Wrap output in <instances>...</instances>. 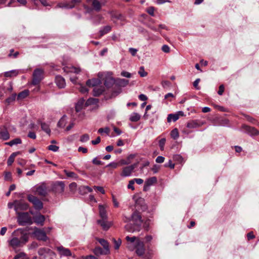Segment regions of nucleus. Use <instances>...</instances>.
Listing matches in <instances>:
<instances>
[{
    "mask_svg": "<svg viewBox=\"0 0 259 259\" xmlns=\"http://www.w3.org/2000/svg\"><path fill=\"white\" fill-rule=\"evenodd\" d=\"M56 84L59 88H64L65 86V81L61 76H57L55 78Z\"/></svg>",
    "mask_w": 259,
    "mask_h": 259,
    "instance_id": "obj_16",
    "label": "nucleus"
},
{
    "mask_svg": "<svg viewBox=\"0 0 259 259\" xmlns=\"http://www.w3.org/2000/svg\"><path fill=\"white\" fill-rule=\"evenodd\" d=\"M147 12L152 16H154V8L153 7H149L147 9Z\"/></svg>",
    "mask_w": 259,
    "mask_h": 259,
    "instance_id": "obj_52",
    "label": "nucleus"
},
{
    "mask_svg": "<svg viewBox=\"0 0 259 259\" xmlns=\"http://www.w3.org/2000/svg\"><path fill=\"white\" fill-rule=\"evenodd\" d=\"M128 80L124 78L119 79L117 81L118 84L121 87H125L128 84Z\"/></svg>",
    "mask_w": 259,
    "mask_h": 259,
    "instance_id": "obj_38",
    "label": "nucleus"
},
{
    "mask_svg": "<svg viewBox=\"0 0 259 259\" xmlns=\"http://www.w3.org/2000/svg\"><path fill=\"white\" fill-rule=\"evenodd\" d=\"M98 132L100 134H102L103 133H105L107 134V135H108L110 132V129L108 127H106L105 128H100L99 129Z\"/></svg>",
    "mask_w": 259,
    "mask_h": 259,
    "instance_id": "obj_47",
    "label": "nucleus"
},
{
    "mask_svg": "<svg viewBox=\"0 0 259 259\" xmlns=\"http://www.w3.org/2000/svg\"><path fill=\"white\" fill-rule=\"evenodd\" d=\"M138 73L141 77H145L147 75V72L145 71L144 67L143 66L140 67Z\"/></svg>",
    "mask_w": 259,
    "mask_h": 259,
    "instance_id": "obj_41",
    "label": "nucleus"
},
{
    "mask_svg": "<svg viewBox=\"0 0 259 259\" xmlns=\"http://www.w3.org/2000/svg\"><path fill=\"white\" fill-rule=\"evenodd\" d=\"M4 179L5 181H12V174L10 172H5L4 175Z\"/></svg>",
    "mask_w": 259,
    "mask_h": 259,
    "instance_id": "obj_44",
    "label": "nucleus"
},
{
    "mask_svg": "<svg viewBox=\"0 0 259 259\" xmlns=\"http://www.w3.org/2000/svg\"><path fill=\"white\" fill-rule=\"evenodd\" d=\"M125 229L128 232H134L136 229L133 228L132 224H127L125 226Z\"/></svg>",
    "mask_w": 259,
    "mask_h": 259,
    "instance_id": "obj_50",
    "label": "nucleus"
},
{
    "mask_svg": "<svg viewBox=\"0 0 259 259\" xmlns=\"http://www.w3.org/2000/svg\"><path fill=\"white\" fill-rule=\"evenodd\" d=\"M64 172L65 173V174L66 175V176H67L68 177L73 178L76 176V174L73 172L68 171L66 170H64Z\"/></svg>",
    "mask_w": 259,
    "mask_h": 259,
    "instance_id": "obj_57",
    "label": "nucleus"
},
{
    "mask_svg": "<svg viewBox=\"0 0 259 259\" xmlns=\"http://www.w3.org/2000/svg\"><path fill=\"white\" fill-rule=\"evenodd\" d=\"M137 166V164L135 163L127 166L124 167L122 168V172L120 175L121 176L123 177L130 176Z\"/></svg>",
    "mask_w": 259,
    "mask_h": 259,
    "instance_id": "obj_8",
    "label": "nucleus"
},
{
    "mask_svg": "<svg viewBox=\"0 0 259 259\" xmlns=\"http://www.w3.org/2000/svg\"><path fill=\"white\" fill-rule=\"evenodd\" d=\"M164 157L162 156H158L156 158V162L157 163H161L162 162H164Z\"/></svg>",
    "mask_w": 259,
    "mask_h": 259,
    "instance_id": "obj_55",
    "label": "nucleus"
},
{
    "mask_svg": "<svg viewBox=\"0 0 259 259\" xmlns=\"http://www.w3.org/2000/svg\"><path fill=\"white\" fill-rule=\"evenodd\" d=\"M112 240L114 242V248L115 249H118L119 248V247L121 244V239L119 238V239H118V240H116L115 239L113 238Z\"/></svg>",
    "mask_w": 259,
    "mask_h": 259,
    "instance_id": "obj_39",
    "label": "nucleus"
},
{
    "mask_svg": "<svg viewBox=\"0 0 259 259\" xmlns=\"http://www.w3.org/2000/svg\"><path fill=\"white\" fill-rule=\"evenodd\" d=\"M57 6L60 8H64L67 9H72L74 7V4L70 3H65L59 4Z\"/></svg>",
    "mask_w": 259,
    "mask_h": 259,
    "instance_id": "obj_29",
    "label": "nucleus"
},
{
    "mask_svg": "<svg viewBox=\"0 0 259 259\" xmlns=\"http://www.w3.org/2000/svg\"><path fill=\"white\" fill-rule=\"evenodd\" d=\"M90 139V136L88 134H85L82 135L80 138V141L82 143H84L88 141Z\"/></svg>",
    "mask_w": 259,
    "mask_h": 259,
    "instance_id": "obj_40",
    "label": "nucleus"
},
{
    "mask_svg": "<svg viewBox=\"0 0 259 259\" xmlns=\"http://www.w3.org/2000/svg\"><path fill=\"white\" fill-rule=\"evenodd\" d=\"M28 235L22 229H18L12 234V238L8 240L9 245L13 249L23 246L28 241Z\"/></svg>",
    "mask_w": 259,
    "mask_h": 259,
    "instance_id": "obj_1",
    "label": "nucleus"
},
{
    "mask_svg": "<svg viewBox=\"0 0 259 259\" xmlns=\"http://www.w3.org/2000/svg\"><path fill=\"white\" fill-rule=\"evenodd\" d=\"M38 246V243L36 242H33L31 244L29 245V249H32L37 248Z\"/></svg>",
    "mask_w": 259,
    "mask_h": 259,
    "instance_id": "obj_59",
    "label": "nucleus"
},
{
    "mask_svg": "<svg viewBox=\"0 0 259 259\" xmlns=\"http://www.w3.org/2000/svg\"><path fill=\"white\" fill-rule=\"evenodd\" d=\"M131 161L129 159H121L119 161V165H128L130 163H131Z\"/></svg>",
    "mask_w": 259,
    "mask_h": 259,
    "instance_id": "obj_49",
    "label": "nucleus"
},
{
    "mask_svg": "<svg viewBox=\"0 0 259 259\" xmlns=\"http://www.w3.org/2000/svg\"><path fill=\"white\" fill-rule=\"evenodd\" d=\"M125 239L127 242V247L131 251H133L137 247V242L138 241H141L139 238L136 237H130L129 236H126Z\"/></svg>",
    "mask_w": 259,
    "mask_h": 259,
    "instance_id": "obj_7",
    "label": "nucleus"
},
{
    "mask_svg": "<svg viewBox=\"0 0 259 259\" xmlns=\"http://www.w3.org/2000/svg\"><path fill=\"white\" fill-rule=\"evenodd\" d=\"M162 50L164 53H168L170 51V49L167 45H164L162 47Z\"/></svg>",
    "mask_w": 259,
    "mask_h": 259,
    "instance_id": "obj_63",
    "label": "nucleus"
},
{
    "mask_svg": "<svg viewBox=\"0 0 259 259\" xmlns=\"http://www.w3.org/2000/svg\"><path fill=\"white\" fill-rule=\"evenodd\" d=\"M53 252L48 248H40L38 250V254L39 256V259H46L47 257L50 256Z\"/></svg>",
    "mask_w": 259,
    "mask_h": 259,
    "instance_id": "obj_9",
    "label": "nucleus"
},
{
    "mask_svg": "<svg viewBox=\"0 0 259 259\" xmlns=\"http://www.w3.org/2000/svg\"><path fill=\"white\" fill-rule=\"evenodd\" d=\"M121 75L122 76L127 78H130L131 77V74L130 72L125 71H122L121 73Z\"/></svg>",
    "mask_w": 259,
    "mask_h": 259,
    "instance_id": "obj_61",
    "label": "nucleus"
},
{
    "mask_svg": "<svg viewBox=\"0 0 259 259\" xmlns=\"http://www.w3.org/2000/svg\"><path fill=\"white\" fill-rule=\"evenodd\" d=\"M22 143V141L20 138H15L9 142L5 143L6 145L12 146L14 145L19 144Z\"/></svg>",
    "mask_w": 259,
    "mask_h": 259,
    "instance_id": "obj_30",
    "label": "nucleus"
},
{
    "mask_svg": "<svg viewBox=\"0 0 259 259\" xmlns=\"http://www.w3.org/2000/svg\"><path fill=\"white\" fill-rule=\"evenodd\" d=\"M215 108L218 110L220 112H229V111L227 108H226L223 106H220L219 105H215Z\"/></svg>",
    "mask_w": 259,
    "mask_h": 259,
    "instance_id": "obj_46",
    "label": "nucleus"
},
{
    "mask_svg": "<svg viewBox=\"0 0 259 259\" xmlns=\"http://www.w3.org/2000/svg\"><path fill=\"white\" fill-rule=\"evenodd\" d=\"M0 138L4 140H8L10 138V135L8 132L7 130L0 131Z\"/></svg>",
    "mask_w": 259,
    "mask_h": 259,
    "instance_id": "obj_32",
    "label": "nucleus"
},
{
    "mask_svg": "<svg viewBox=\"0 0 259 259\" xmlns=\"http://www.w3.org/2000/svg\"><path fill=\"white\" fill-rule=\"evenodd\" d=\"M165 167H169L171 169H173L175 167V164L172 163L171 160H169L168 163L164 164Z\"/></svg>",
    "mask_w": 259,
    "mask_h": 259,
    "instance_id": "obj_53",
    "label": "nucleus"
},
{
    "mask_svg": "<svg viewBox=\"0 0 259 259\" xmlns=\"http://www.w3.org/2000/svg\"><path fill=\"white\" fill-rule=\"evenodd\" d=\"M92 162H93V164H94L95 165H101L102 164V161L101 160L98 159V158L97 157L94 158Z\"/></svg>",
    "mask_w": 259,
    "mask_h": 259,
    "instance_id": "obj_60",
    "label": "nucleus"
},
{
    "mask_svg": "<svg viewBox=\"0 0 259 259\" xmlns=\"http://www.w3.org/2000/svg\"><path fill=\"white\" fill-rule=\"evenodd\" d=\"M41 128L42 131L45 132L47 134L50 135L51 133V130L49 124L45 122H41Z\"/></svg>",
    "mask_w": 259,
    "mask_h": 259,
    "instance_id": "obj_33",
    "label": "nucleus"
},
{
    "mask_svg": "<svg viewBox=\"0 0 259 259\" xmlns=\"http://www.w3.org/2000/svg\"><path fill=\"white\" fill-rule=\"evenodd\" d=\"M104 92V88L102 87H95L93 90V95L99 96Z\"/></svg>",
    "mask_w": 259,
    "mask_h": 259,
    "instance_id": "obj_25",
    "label": "nucleus"
},
{
    "mask_svg": "<svg viewBox=\"0 0 259 259\" xmlns=\"http://www.w3.org/2000/svg\"><path fill=\"white\" fill-rule=\"evenodd\" d=\"M67 116H66V115L64 114L58 121V126L60 127H64L67 122Z\"/></svg>",
    "mask_w": 259,
    "mask_h": 259,
    "instance_id": "obj_23",
    "label": "nucleus"
},
{
    "mask_svg": "<svg viewBox=\"0 0 259 259\" xmlns=\"http://www.w3.org/2000/svg\"><path fill=\"white\" fill-rule=\"evenodd\" d=\"M84 102V100H81L78 101V102L75 105V110L77 112H80L81 109H82L83 104Z\"/></svg>",
    "mask_w": 259,
    "mask_h": 259,
    "instance_id": "obj_34",
    "label": "nucleus"
},
{
    "mask_svg": "<svg viewBox=\"0 0 259 259\" xmlns=\"http://www.w3.org/2000/svg\"><path fill=\"white\" fill-rule=\"evenodd\" d=\"M165 141L166 140L165 138H162L159 141V146L161 150H164Z\"/></svg>",
    "mask_w": 259,
    "mask_h": 259,
    "instance_id": "obj_48",
    "label": "nucleus"
},
{
    "mask_svg": "<svg viewBox=\"0 0 259 259\" xmlns=\"http://www.w3.org/2000/svg\"><path fill=\"white\" fill-rule=\"evenodd\" d=\"M79 90L80 91V92H81L82 93H83V94L88 93V89L85 87L83 86L81 84L80 85V87L79 88Z\"/></svg>",
    "mask_w": 259,
    "mask_h": 259,
    "instance_id": "obj_56",
    "label": "nucleus"
},
{
    "mask_svg": "<svg viewBox=\"0 0 259 259\" xmlns=\"http://www.w3.org/2000/svg\"><path fill=\"white\" fill-rule=\"evenodd\" d=\"M16 98V94H12L10 97H9V98H8L6 99V102L8 104H10L15 100Z\"/></svg>",
    "mask_w": 259,
    "mask_h": 259,
    "instance_id": "obj_43",
    "label": "nucleus"
},
{
    "mask_svg": "<svg viewBox=\"0 0 259 259\" xmlns=\"http://www.w3.org/2000/svg\"><path fill=\"white\" fill-rule=\"evenodd\" d=\"M157 182V178L155 177H152L146 180L145 183L144 189L146 187H149Z\"/></svg>",
    "mask_w": 259,
    "mask_h": 259,
    "instance_id": "obj_21",
    "label": "nucleus"
},
{
    "mask_svg": "<svg viewBox=\"0 0 259 259\" xmlns=\"http://www.w3.org/2000/svg\"><path fill=\"white\" fill-rule=\"evenodd\" d=\"M224 90H225V88H224V86L223 84H221L220 87H219V91H218V94L219 95H222L224 92Z\"/></svg>",
    "mask_w": 259,
    "mask_h": 259,
    "instance_id": "obj_62",
    "label": "nucleus"
},
{
    "mask_svg": "<svg viewBox=\"0 0 259 259\" xmlns=\"http://www.w3.org/2000/svg\"><path fill=\"white\" fill-rule=\"evenodd\" d=\"M100 82V80L98 79H89L87 80L86 84L88 86L95 87Z\"/></svg>",
    "mask_w": 259,
    "mask_h": 259,
    "instance_id": "obj_27",
    "label": "nucleus"
},
{
    "mask_svg": "<svg viewBox=\"0 0 259 259\" xmlns=\"http://www.w3.org/2000/svg\"><path fill=\"white\" fill-rule=\"evenodd\" d=\"M27 199L30 202L33 204V206L35 209L40 210L42 208L43 204L42 202L36 197L32 195H28L27 196Z\"/></svg>",
    "mask_w": 259,
    "mask_h": 259,
    "instance_id": "obj_6",
    "label": "nucleus"
},
{
    "mask_svg": "<svg viewBox=\"0 0 259 259\" xmlns=\"http://www.w3.org/2000/svg\"><path fill=\"white\" fill-rule=\"evenodd\" d=\"M97 222L104 230H108L111 226V223L108 222L107 219H100L98 220Z\"/></svg>",
    "mask_w": 259,
    "mask_h": 259,
    "instance_id": "obj_13",
    "label": "nucleus"
},
{
    "mask_svg": "<svg viewBox=\"0 0 259 259\" xmlns=\"http://www.w3.org/2000/svg\"><path fill=\"white\" fill-rule=\"evenodd\" d=\"M29 208L28 204L22 200H15V210L17 213L21 210H26Z\"/></svg>",
    "mask_w": 259,
    "mask_h": 259,
    "instance_id": "obj_5",
    "label": "nucleus"
},
{
    "mask_svg": "<svg viewBox=\"0 0 259 259\" xmlns=\"http://www.w3.org/2000/svg\"><path fill=\"white\" fill-rule=\"evenodd\" d=\"M131 217L132 220L134 222L136 226L138 227L141 226L142 224V218L138 212H134Z\"/></svg>",
    "mask_w": 259,
    "mask_h": 259,
    "instance_id": "obj_11",
    "label": "nucleus"
},
{
    "mask_svg": "<svg viewBox=\"0 0 259 259\" xmlns=\"http://www.w3.org/2000/svg\"><path fill=\"white\" fill-rule=\"evenodd\" d=\"M67 68H64V71H67V72H74V73H78L80 71V69L79 68H76V67H74L71 68L69 69V70H67Z\"/></svg>",
    "mask_w": 259,
    "mask_h": 259,
    "instance_id": "obj_45",
    "label": "nucleus"
},
{
    "mask_svg": "<svg viewBox=\"0 0 259 259\" xmlns=\"http://www.w3.org/2000/svg\"><path fill=\"white\" fill-rule=\"evenodd\" d=\"M97 240L101 244V245L104 248L107 252H109V244L108 242L104 239H97Z\"/></svg>",
    "mask_w": 259,
    "mask_h": 259,
    "instance_id": "obj_24",
    "label": "nucleus"
},
{
    "mask_svg": "<svg viewBox=\"0 0 259 259\" xmlns=\"http://www.w3.org/2000/svg\"><path fill=\"white\" fill-rule=\"evenodd\" d=\"M48 149L53 152H57L59 150V147L54 145H50L48 146Z\"/></svg>",
    "mask_w": 259,
    "mask_h": 259,
    "instance_id": "obj_51",
    "label": "nucleus"
},
{
    "mask_svg": "<svg viewBox=\"0 0 259 259\" xmlns=\"http://www.w3.org/2000/svg\"><path fill=\"white\" fill-rule=\"evenodd\" d=\"M34 222L37 224L42 226L45 220L44 215L39 213L34 217Z\"/></svg>",
    "mask_w": 259,
    "mask_h": 259,
    "instance_id": "obj_17",
    "label": "nucleus"
},
{
    "mask_svg": "<svg viewBox=\"0 0 259 259\" xmlns=\"http://www.w3.org/2000/svg\"><path fill=\"white\" fill-rule=\"evenodd\" d=\"M82 259H98L95 256L93 255H87V256H82L81 257Z\"/></svg>",
    "mask_w": 259,
    "mask_h": 259,
    "instance_id": "obj_64",
    "label": "nucleus"
},
{
    "mask_svg": "<svg viewBox=\"0 0 259 259\" xmlns=\"http://www.w3.org/2000/svg\"><path fill=\"white\" fill-rule=\"evenodd\" d=\"M19 73L18 70H12L5 73V76L7 77H11L16 76Z\"/></svg>",
    "mask_w": 259,
    "mask_h": 259,
    "instance_id": "obj_28",
    "label": "nucleus"
},
{
    "mask_svg": "<svg viewBox=\"0 0 259 259\" xmlns=\"http://www.w3.org/2000/svg\"><path fill=\"white\" fill-rule=\"evenodd\" d=\"M170 136L174 140H177L179 137V132L177 128L172 130L170 133Z\"/></svg>",
    "mask_w": 259,
    "mask_h": 259,
    "instance_id": "obj_37",
    "label": "nucleus"
},
{
    "mask_svg": "<svg viewBox=\"0 0 259 259\" xmlns=\"http://www.w3.org/2000/svg\"><path fill=\"white\" fill-rule=\"evenodd\" d=\"M140 119V114H134L131 116L130 119L133 122H137Z\"/></svg>",
    "mask_w": 259,
    "mask_h": 259,
    "instance_id": "obj_42",
    "label": "nucleus"
},
{
    "mask_svg": "<svg viewBox=\"0 0 259 259\" xmlns=\"http://www.w3.org/2000/svg\"><path fill=\"white\" fill-rule=\"evenodd\" d=\"M44 71L41 69H36L33 73L32 84L38 85L43 78Z\"/></svg>",
    "mask_w": 259,
    "mask_h": 259,
    "instance_id": "obj_3",
    "label": "nucleus"
},
{
    "mask_svg": "<svg viewBox=\"0 0 259 259\" xmlns=\"http://www.w3.org/2000/svg\"><path fill=\"white\" fill-rule=\"evenodd\" d=\"M35 192L39 195L45 196L46 194V189L44 186H39L36 188Z\"/></svg>",
    "mask_w": 259,
    "mask_h": 259,
    "instance_id": "obj_22",
    "label": "nucleus"
},
{
    "mask_svg": "<svg viewBox=\"0 0 259 259\" xmlns=\"http://www.w3.org/2000/svg\"><path fill=\"white\" fill-rule=\"evenodd\" d=\"M180 114H168V116L167 118V121L168 122L172 121H176L179 118V115ZM181 115H183L184 114H181Z\"/></svg>",
    "mask_w": 259,
    "mask_h": 259,
    "instance_id": "obj_31",
    "label": "nucleus"
},
{
    "mask_svg": "<svg viewBox=\"0 0 259 259\" xmlns=\"http://www.w3.org/2000/svg\"><path fill=\"white\" fill-rule=\"evenodd\" d=\"M136 252L137 255L141 256L144 254L145 249L143 241H138L137 242V247L135 248Z\"/></svg>",
    "mask_w": 259,
    "mask_h": 259,
    "instance_id": "obj_12",
    "label": "nucleus"
},
{
    "mask_svg": "<svg viewBox=\"0 0 259 259\" xmlns=\"http://www.w3.org/2000/svg\"><path fill=\"white\" fill-rule=\"evenodd\" d=\"M98 102L99 100L98 99L90 98L87 101L85 104L87 106L90 105H96L98 103Z\"/></svg>",
    "mask_w": 259,
    "mask_h": 259,
    "instance_id": "obj_36",
    "label": "nucleus"
},
{
    "mask_svg": "<svg viewBox=\"0 0 259 259\" xmlns=\"http://www.w3.org/2000/svg\"><path fill=\"white\" fill-rule=\"evenodd\" d=\"M90 1L92 2V5L95 11L99 12L101 10L102 5L98 0H89Z\"/></svg>",
    "mask_w": 259,
    "mask_h": 259,
    "instance_id": "obj_19",
    "label": "nucleus"
},
{
    "mask_svg": "<svg viewBox=\"0 0 259 259\" xmlns=\"http://www.w3.org/2000/svg\"><path fill=\"white\" fill-rule=\"evenodd\" d=\"M33 235L38 240L46 241L48 240V237L47 236L46 232L44 230V229L35 227L33 232Z\"/></svg>",
    "mask_w": 259,
    "mask_h": 259,
    "instance_id": "obj_4",
    "label": "nucleus"
},
{
    "mask_svg": "<svg viewBox=\"0 0 259 259\" xmlns=\"http://www.w3.org/2000/svg\"><path fill=\"white\" fill-rule=\"evenodd\" d=\"M134 183H135V180H134V179L130 181L128 184L127 185V188L128 189H132V190H135V188L134 187Z\"/></svg>",
    "mask_w": 259,
    "mask_h": 259,
    "instance_id": "obj_54",
    "label": "nucleus"
},
{
    "mask_svg": "<svg viewBox=\"0 0 259 259\" xmlns=\"http://www.w3.org/2000/svg\"><path fill=\"white\" fill-rule=\"evenodd\" d=\"M99 209L101 219H107V215L105 206L102 205H99Z\"/></svg>",
    "mask_w": 259,
    "mask_h": 259,
    "instance_id": "obj_18",
    "label": "nucleus"
},
{
    "mask_svg": "<svg viewBox=\"0 0 259 259\" xmlns=\"http://www.w3.org/2000/svg\"><path fill=\"white\" fill-rule=\"evenodd\" d=\"M18 215L17 222L19 225L24 226L27 224L31 225L33 221L28 212H21L17 213Z\"/></svg>",
    "mask_w": 259,
    "mask_h": 259,
    "instance_id": "obj_2",
    "label": "nucleus"
},
{
    "mask_svg": "<svg viewBox=\"0 0 259 259\" xmlns=\"http://www.w3.org/2000/svg\"><path fill=\"white\" fill-rule=\"evenodd\" d=\"M111 30V27L109 25H107L100 30L99 33L100 36H102L104 35L109 32Z\"/></svg>",
    "mask_w": 259,
    "mask_h": 259,
    "instance_id": "obj_26",
    "label": "nucleus"
},
{
    "mask_svg": "<svg viewBox=\"0 0 259 259\" xmlns=\"http://www.w3.org/2000/svg\"><path fill=\"white\" fill-rule=\"evenodd\" d=\"M29 94V91L28 90H25L18 94L17 95V100H22L25 98H26Z\"/></svg>",
    "mask_w": 259,
    "mask_h": 259,
    "instance_id": "obj_20",
    "label": "nucleus"
},
{
    "mask_svg": "<svg viewBox=\"0 0 259 259\" xmlns=\"http://www.w3.org/2000/svg\"><path fill=\"white\" fill-rule=\"evenodd\" d=\"M103 73H99L98 76L100 78V79L104 80V85L107 88H109L111 87L114 83V80L111 77H106L105 78H103Z\"/></svg>",
    "mask_w": 259,
    "mask_h": 259,
    "instance_id": "obj_10",
    "label": "nucleus"
},
{
    "mask_svg": "<svg viewBox=\"0 0 259 259\" xmlns=\"http://www.w3.org/2000/svg\"><path fill=\"white\" fill-rule=\"evenodd\" d=\"M57 250L58 251L59 253L61 255L64 256H71V252L70 250L62 246H58L57 247Z\"/></svg>",
    "mask_w": 259,
    "mask_h": 259,
    "instance_id": "obj_15",
    "label": "nucleus"
},
{
    "mask_svg": "<svg viewBox=\"0 0 259 259\" xmlns=\"http://www.w3.org/2000/svg\"><path fill=\"white\" fill-rule=\"evenodd\" d=\"M93 252L96 255H100L101 254H106L108 253L106 251L104 252L100 247H96L94 249Z\"/></svg>",
    "mask_w": 259,
    "mask_h": 259,
    "instance_id": "obj_35",
    "label": "nucleus"
},
{
    "mask_svg": "<svg viewBox=\"0 0 259 259\" xmlns=\"http://www.w3.org/2000/svg\"><path fill=\"white\" fill-rule=\"evenodd\" d=\"M148 27L150 29H151L152 30L154 31H158L159 32V33L163 36H164L163 35V34L162 33L161 31L159 30V29H158L156 28V27L154 26H152V25H147Z\"/></svg>",
    "mask_w": 259,
    "mask_h": 259,
    "instance_id": "obj_58",
    "label": "nucleus"
},
{
    "mask_svg": "<svg viewBox=\"0 0 259 259\" xmlns=\"http://www.w3.org/2000/svg\"><path fill=\"white\" fill-rule=\"evenodd\" d=\"M242 130L252 135H258L259 132L255 128L246 125H242Z\"/></svg>",
    "mask_w": 259,
    "mask_h": 259,
    "instance_id": "obj_14",
    "label": "nucleus"
}]
</instances>
